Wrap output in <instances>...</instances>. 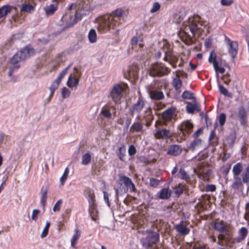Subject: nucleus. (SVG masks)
<instances>
[{"instance_id":"1","label":"nucleus","mask_w":249,"mask_h":249,"mask_svg":"<svg viewBox=\"0 0 249 249\" xmlns=\"http://www.w3.org/2000/svg\"><path fill=\"white\" fill-rule=\"evenodd\" d=\"M213 228L220 233L217 236L213 234L210 235L208 237L210 242L213 244L216 243L220 246L217 249H226L222 247H226L228 242L231 240L234 233L233 229L222 220L215 222Z\"/></svg>"},{"instance_id":"2","label":"nucleus","mask_w":249,"mask_h":249,"mask_svg":"<svg viewBox=\"0 0 249 249\" xmlns=\"http://www.w3.org/2000/svg\"><path fill=\"white\" fill-rule=\"evenodd\" d=\"M185 26V31L181 33V40L187 45L194 43L193 38L186 32L189 30L193 36L196 34L200 35L203 31V27L205 26V22L201 20V17L198 15H194L188 18L187 21L183 23Z\"/></svg>"},{"instance_id":"3","label":"nucleus","mask_w":249,"mask_h":249,"mask_svg":"<svg viewBox=\"0 0 249 249\" xmlns=\"http://www.w3.org/2000/svg\"><path fill=\"white\" fill-rule=\"evenodd\" d=\"M124 13V10L118 8L111 14L101 18L97 28L98 32L104 34L115 29L123 21V15Z\"/></svg>"},{"instance_id":"4","label":"nucleus","mask_w":249,"mask_h":249,"mask_svg":"<svg viewBox=\"0 0 249 249\" xmlns=\"http://www.w3.org/2000/svg\"><path fill=\"white\" fill-rule=\"evenodd\" d=\"M171 70L162 63L152 64L150 68V75L153 77H161L168 75Z\"/></svg>"},{"instance_id":"5","label":"nucleus","mask_w":249,"mask_h":249,"mask_svg":"<svg viewBox=\"0 0 249 249\" xmlns=\"http://www.w3.org/2000/svg\"><path fill=\"white\" fill-rule=\"evenodd\" d=\"M117 183L120 186L119 189L124 191L125 193L128 190L130 192H136V189L132 180L124 175L120 176Z\"/></svg>"},{"instance_id":"6","label":"nucleus","mask_w":249,"mask_h":249,"mask_svg":"<svg viewBox=\"0 0 249 249\" xmlns=\"http://www.w3.org/2000/svg\"><path fill=\"white\" fill-rule=\"evenodd\" d=\"M175 112L176 109L174 107H171L164 111L161 114L163 121L161 122L157 121L155 123V127H157L158 125L166 126L167 122L171 121L172 119Z\"/></svg>"},{"instance_id":"7","label":"nucleus","mask_w":249,"mask_h":249,"mask_svg":"<svg viewBox=\"0 0 249 249\" xmlns=\"http://www.w3.org/2000/svg\"><path fill=\"white\" fill-rule=\"evenodd\" d=\"M154 119V116L150 107L146 108L142 116L138 115L136 117V120L140 121H143L145 123V125L147 127H149L151 125Z\"/></svg>"},{"instance_id":"8","label":"nucleus","mask_w":249,"mask_h":249,"mask_svg":"<svg viewBox=\"0 0 249 249\" xmlns=\"http://www.w3.org/2000/svg\"><path fill=\"white\" fill-rule=\"evenodd\" d=\"M124 89L119 84H114L110 91V96L112 101L116 104L119 103L123 97Z\"/></svg>"},{"instance_id":"9","label":"nucleus","mask_w":249,"mask_h":249,"mask_svg":"<svg viewBox=\"0 0 249 249\" xmlns=\"http://www.w3.org/2000/svg\"><path fill=\"white\" fill-rule=\"evenodd\" d=\"M248 233L249 231L248 229L245 227H242L238 231L237 237L233 238V236H232V239L231 241L228 242L226 248H232L234 243L242 242L246 239Z\"/></svg>"},{"instance_id":"10","label":"nucleus","mask_w":249,"mask_h":249,"mask_svg":"<svg viewBox=\"0 0 249 249\" xmlns=\"http://www.w3.org/2000/svg\"><path fill=\"white\" fill-rule=\"evenodd\" d=\"M145 101L144 98L140 95L136 102L129 108V110L132 116L136 114L140 115L145 107Z\"/></svg>"},{"instance_id":"11","label":"nucleus","mask_w":249,"mask_h":249,"mask_svg":"<svg viewBox=\"0 0 249 249\" xmlns=\"http://www.w3.org/2000/svg\"><path fill=\"white\" fill-rule=\"evenodd\" d=\"M160 235L156 232H149L147 236L142 241V246L146 249L151 248L159 240Z\"/></svg>"},{"instance_id":"12","label":"nucleus","mask_w":249,"mask_h":249,"mask_svg":"<svg viewBox=\"0 0 249 249\" xmlns=\"http://www.w3.org/2000/svg\"><path fill=\"white\" fill-rule=\"evenodd\" d=\"M181 137L185 139L186 137L192 133L194 128V124L190 121H185L182 122L178 126Z\"/></svg>"},{"instance_id":"13","label":"nucleus","mask_w":249,"mask_h":249,"mask_svg":"<svg viewBox=\"0 0 249 249\" xmlns=\"http://www.w3.org/2000/svg\"><path fill=\"white\" fill-rule=\"evenodd\" d=\"M225 41L228 46V53L232 58L236 57L238 51V43L236 41H232L225 35Z\"/></svg>"},{"instance_id":"14","label":"nucleus","mask_w":249,"mask_h":249,"mask_svg":"<svg viewBox=\"0 0 249 249\" xmlns=\"http://www.w3.org/2000/svg\"><path fill=\"white\" fill-rule=\"evenodd\" d=\"M22 60H24L35 54V50L30 46H26L18 52Z\"/></svg>"},{"instance_id":"15","label":"nucleus","mask_w":249,"mask_h":249,"mask_svg":"<svg viewBox=\"0 0 249 249\" xmlns=\"http://www.w3.org/2000/svg\"><path fill=\"white\" fill-rule=\"evenodd\" d=\"M154 136L157 139H168L172 137V134L169 129L160 128L156 130Z\"/></svg>"},{"instance_id":"16","label":"nucleus","mask_w":249,"mask_h":249,"mask_svg":"<svg viewBox=\"0 0 249 249\" xmlns=\"http://www.w3.org/2000/svg\"><path fill=\"white\" fill-rule=\"evenodd\" d=\"M64 0H53V3L47 5L44 8V10L47 16H51L54 14L58 9V1H63Z\"/></svg>"},{"instance_id":"17","label":"nucleus","mask_w":249,"mask_h":249,"mask_svg":"<svg viewBox=\"0 0 249 249\" xmlns=\"http://www.w3.org/2000/svg\"><path fill=\"white\" fill-rule=\"evenodd\" d=\"M111 109L114 111L113 114L115 115L116 107L114 106H109L108 104H107L102 108L100 114L105 118L110 119L112 117V113L110 112Z\"/></svg>"},{"instance_id":"18","label":"nucleus","mask_w":249,"mask_h":249,"mask_svg":"<svg viewBox=\"0 0 249 249\" xmlns=\"http://www.w3.org/2000/svg\"><path fill=\"white\" fill-rule=\"evenodd\" d=\"M247 112L243 106L240 107L238 109L237 117L239 119L241 125L245 126L248 123Z\"/></svg>"},{"instance_id":"19","label":"nucleus","mask_w":249,"mask_h":249,"mask_svg":"<svg viewBox=\"0 0 249 249\" xmlns=\"http://www.w3.org/2000/svg\"><path fill=\"white\" fill-rule=\"evenodd\" d=\"M182 151V148L178 144L170 145L168 148L167 154L173 156H178L179 155Z\"/></svg>"},{"instance_id":"20","label":"nucleus","mask_w":249,"mask_h":249,"mask_svg":"<svg viewBox=\"0 0 249 249\" xmlns=\"http://www.w3.org/2000/svg\"><path fill=\"white\" fill-rule=\"evenodd\" d=\"M89 212L93 221H96L98 219L99 212L97 209L96 203L89 204Z\"/></svg>"},{"instance_id":"21","label":"nucleus","mask_w":249,"mask_h":249,"mask_svg":"<svg viewBox=\"0 0 249 249\" xmlns=\"http://www.w3.org/2000/svg\"><path fill=\"white\" fill-rule=\"evenodd\" d=\"M180 71H176V78H174L172 81V85L175 90L177 91H180V89L182 86V81L180 79V75L178 73Z\"/></svg>"},{"instance_id":"22","label":"nucleus","mask_w":249,"mask_h":249,"mask_svg":"<svg viewBox=\"0 0 249 249\" xmlns=\"http://www.w3.org/2000/svg\"><path fill=\"white\" fill-rule=\"evenodd\" d=\"M139 68L137 64H133L128 67L127 73L128 76L131 78L136 79L139 74Z\"/></svg>"},{"instance_id":"23","label":"nucleus","mask_w":249,"mask_h":249,"mask_svg":"<svg viewBox=\"0 0 249 249\" xmlns=\"http://www.w3.org/2000/svg\"><path fill=\"white\" fill-rule=\"evenodd\" d=\"M233 181L231 184V188L234 190H239L243 187V178L240 176H233Z\"/></svg>"},{"instance_id":"24","label":"nucleus","mask_w":249,"mask_h":249,"mask_svg":"<svg viewBox=\"0 0 249 249\" xmlns=\"http://www.w3.org/2000/svg\"><path fill=\"white\" fill-rule=\"evenodd\" d=\"M84 195L87 198L89 204L96 203L95 196L93 190L90 188H87L84 191Z\"/></svg>"},{"instance_id":"25","label":"nucleus","mask_w":249,"mask_h":249,"mask_svg":"<svg viewBox=\"0 0 249 249\" xmlns=\"http://www.w3.org/2000/svg\"><path fill=\"white\" fill-rule=\"evenodd\" d=\"M149 95L150 98L153 100H161L164 97V95L162 91L156 89L150 91Z\"/></svg>"},{"instance_id":"26","label":"nucleus","mask_w":249,"mask_h":249,"mask_svg":"<svg viewBox=\"0 0 249 249\" xmlns=\"http://www.w3.org/2000/svg\"><path fill=\"white\" fill-rule=\"evenodd\" d=\"M70 17V21L69 23V26H72L76 24L77 22L82 19V15L77 11H75L74 15H71Z\"/></svg>"},{"instance_id":"27","label":"nucleus","mask_w":249,"mask_h":249,"mask_svg":"<svg viewBox=\"0 0 249 249\" xmlns=\"http://www.w3.org/2000/svg\"><path fill=\"white\" fill-rule=\"evenodd\" d=\"M171 195V191L169 188H162L157 194L158 197L161 199H167L170 197Z\"/></svg>"},{"instance_id":"28","label":"nucleus","mask_w":249,"mask_h":249,"mask_svg":"<svg viewBox=\"0 0 249 249\" xmlns=\"http://www.w3.org/2000/svg\"><path fill=\"white\" fill-rule=\"evenodd\" d=\"M177 231L182 235H186L189 233L190 230L182 223L175 226Z\"/></svg>"},{"instance_id":"29","label":"nucleus","mask_w":249,"mask_h":249,"mask_svg":"<svg viewBox=\"0 0 249 249\" xmlns=\"http://www.w3.org/2000/svg\"><path fill=\"white\" fill-rule=\"evenodd\" d=\"M14 7L10 5H5L0 8V18L5 17L10 13Z\"/></svg>"},{"instance_id":"30","label":"nucleus","mask_w":249,"mask_h":249,"mask_svg":"<svg viewBox=\"0 0 249 249\" xmlns=\"http://www.w3.org/2000/svg\"><path fill=\"white\" fill-rule=\"evenodd\" d=\"M173 21L176 23H180L185 17L184 12L178 11L174 13L173 16Z\"/></svg>"},{"instance_id":"31","label":"nucleus","mask_w":249,"mask_h":249,"mask_svg":"<svg viewBox=\"0 0 249 249\" xmlns=\"http://www.w3.org/2000/svg\"><path fill=\"white\" fill-rule=\"evenodd\" d=\"M186 109L188 113L192 114L195 111H199L200 110V107L196 104L188 102L186 106Z\"/></svg>"},{"instance_id":"32","label":"nucleus","mask_w":249,"mask_h":249,"mask_svg":"<svg viewBox=\"0 0 249 249\" xmlns=\"http://www.w3.org/2000/svg\"><path fill=\"white\" fill-rule=\"evenodd\" d=\"M185 186V184H182L181 183H179L178 185L175 186L173 188L174 193L175 196L177 197H178L181 194H182L184 191V187Z\"/></svg>"},{"instance_id":"33","label":"nucleus","mask_w":249,"mask_h":249,"mask_svg":"<svg viewBox=\"0 0 249 249\" xmlns=\"http://www.w3.org/2000/svg\"><path fill=\"white\" fill-rule=\"evenodd\" d=\"M243 170V166L241 162H238L235 164L232 168L233 176H240V174Z\"/></svg>"},{"instance_id":"34","label":"nucleus","mask_w":249,"mask_h":249,"mask_svg":"<svg viewBox=\"0 0 249 249\" xmlns=\"http://www.w3.org/2000/svg\"><path fill=\"white\" fill-rule=\"evenodd\" d=\"M143 129V124L139 122L134 123L130 128V131L132 132H139Z\"/></svg>"},{"instance_id":"35","label":"nucleus","mask_w":249,"mask_h":249,"mask_svg":"<svg viewBox=\"0 0 249 249\" xmlns=\"http://www.w3.org/2000/svg\"><path fill=\"white\" fill-rule=\"evenodd\" d=\"M79 83V80L75 77L72 76L71 74L67 81V85L69 88H73L76 87Z\"/></svg>"},{"instance_id":"36","label":"nucleus","mask_w":249,"mask_h":249,"mask_svg":"<svg viewBox=\"0 0 249 249\" xmlns=\"http://www.w3.org/2000/svg\"><path fill=\"white\" fill-rule=\"evenodd\" d=\"M47 199V190L46 189H44L42 187L41 189V198H40V204L41 205L45 207Z\"/></svg>"},{"instance_id":"37","label":"nucleus","mask_w":249,"mask_h":249,"mask_svg":"<svg viewBox=\"0 0 249 249\" xmlns=\"http://www.w3.org/2000/svg\"><path fill=\"white\" fill-rule=\"evenodd\" d=\"M88 39L89 41L91 43H94L97 41V34L96 31L94 29L89 30L88 34Z\"/></svg>"},{"instance_id":"38","label":"nucleus","mask_w":249,"mask_h":249,"mask_svg":"<svg viewBox=\"0 0 249 249\" xmlns=\"http://www.w3.org/2000/svg\"><path fill=\"white\" fill-rule=\"evenodd\" d=\"M80 236V231L77 229L74 230V233L71 239V245L72 247H74L76 244L77 241L79 239Z\"/></svg>"},{"instance_id":"39","label":"nucleus","mask_w":249,"mask_h":249,"mask_svg":"<svg viewBox=\"0 0 249 249\" xmlns=\"http://www.w3.org/2000/svg\"><path fill=\"white\" fill-rule=\"evenodd\" d=\"M201 143V140L200 139H194L188 148L192 151H194L196 149V147L200 145Z\"/></svg>"},{"instance_id":"40","label":"nucleus","mask_w":249,"mask_h":249,"mask_svg":"<svg viewBox=\"0 0 249 249\" xmlns=\"http://www.w3.org/2000/svg\"><path fill=\"white\" fill-rule=\"evenodd\" d=\"M23 61L18 52L10 59V63L14 66L19 65L18 63Z\"/></svg>"},{"instance_id":"41","label":"nucleus","mask_w":249,"mask_h":249,"mask_svg":"<svg viewBox=\"0 0 249 249\" xmlns=\"http://www.w3.org/2000/svg\"><path fill=\"white\" fill-rule=\"evenodd\" d=\"M213 61V64L215 72H219L222 74L224 73L225 71V68L219 66V63L217 61V60Z\"/></svg>"},{"instance_id":"42","label":"nucleus","mask_w":249,"mask_h":249,"mask_svg":"<svg viewBox=\"0 0 249 249\" xmlns=\"http://www.w3.org/2000/svg\"><path fill=\"white\" fill-rule=\"evenodd\" d=\"M181 97L184 99L195 100L194 93L189 90H185L182 94Z\"/></svg>"},{"instance_id":"43","label":"nucleus","mask_w":249,"mask_h":249,"mask_svg":"<svg viewBox=\"0 0 249 249\" xmlns=\"http://www.w3.org/2000/svg\"><path fill=\"white\" fill-rule=\"evenodd\" d=\"M91 160V156L89 153L83 155L82 157V164L83 165H88Z\"/></svg>"},{"instance_id":"44","label":"nucleus","mask_w":249,"mask_h":249,"mask_svg":"<svg viewBox=\"0 0 249 249\" xmlns=\"http://www.w3.org/2000/svg\"><path fill=\"white\" fill-rule=\"evenodd\" d=\"M35 10V7L29 4H23L21 7V10L27 13H31Z\"/></svg>"},{"instance_id":"45","label":"nucleus","mask_w":249,"mask_h":249,"mask_svg":"<svg viewBox=\"0 0 249 249\" xmlns=\"http://www.w3.org/2000/svg\"><path fill=\"white\" fill-rule=\"evenodd\" d=\"M243 181L244 183H249V163L246 168L245 172L242 174Z\"/></svg>"},{"instance_id":"46","label":"nucleus","mask_w":249,"mask_h":249,"mask_svg":"<svg viewBox=\"0 0 249 249\" xmlns=\"http://www.w3.org/2000/svg\"><path fill=\"white\" fill-rule=\"evenodd\" d=\"M219 89L221 94L224 95L225 96L232 98V95L231 93L229 92L228 90L222 85H219L218 86Z\"/></svg>"},{"instance_id":"47","label":"nucleus","mask_w":249,"mask_h":249,"mask_svg":"<svg viewBox=\"0 0 249 249\" xmlns=\"http://www.w3.org/2000/svg\"><path fill=\"white\" fill-rule=\"evenodd\" d=\"M245 210L244 219L247 222V227H249V202L246 204Z\"/></svg>"},{"instance_id":"48","label":"nucleus","mask_w":249,"mask_h":249,"mask_svg":"<svg viewBox=\"0 0 249 249\" xmlns=\"http://www.w3.org/2000/svg\"><path fill=\"white\" fill-rule=\"evenodd\" d=\"M125 153V149L124 146L120 147L118 149V152L117 153V156L122 161L124 160V157Z\"/></svg>"},{"instance_id":"49","label":"nucleus","mask_w":249,"mask_h":249,"mask_svg":"<svg viewBox=\"0 0 249 249\" xmlns=\"http://www.w3.org/2000/svg\"><path fill=\"white\" fill-rule=\"evenodd\" d=\"M179 174L180 175V178L182 179L185 180L186 182H188L190 180V176L187 174L186 171L182 169H180L179 170Z\"/></svg>"},{"instance_id":"50","label":"nucleus","mask_w":249,"mask_h":249,"mask_svg":"<svg viewBox=\"0 0 249 249\" xmlns=\"http://www.w3.org/2000/svg\"><path fill=\"white\" fill-rule=\"evenodd\" d=\"M174 56L173 52L171 50H168L165 51V55L163 58V60L165 62H168Z\"/></svg>"},{"instance_id":"51","label":"nucleus","mask_w":249,"mask_h":249,"mask_svg":"<svg viewBox=\"0 0 249 249\" xmlns=\"http://www.w3.org/2000/svg\"><path fill=\"white\" fill-rule=\"evenodd\" d=\"M218 122L221 126H223L226 122V116L224 113H221L219 114L217 118Z\"/></svg>"},{"instance_id":"52","label":"nucleus","mask_w":249,"mask_h":249,"mask_svg":"<svg viewBox=\"0 0 249 249\" xmlns=\"http://www.w3.org/2000/svg\"><path fill=\"white\" fill-rule=\"evenodd\" d=\"M69 173V169L68 167H67L65 169L64 172L62 176L60 178V181L61 185H64L65 182L66 181V180L68 178Z\"/></svg>"},{"instance_id":"53","label":"nucleus","mask_w":249,"mask_h":249,"mask_svg":"<svg viewBox=\"0 0 249 249\" xmlns=\"http://www.w3.org/2000/svg\"><path fill=\"white\" fill-rule=\"evenodd\" d=\"M50 223L48 221H47L46 223V225H45V226L41 233V238H44L46 236H47V235L48 234L49 229L50 228Z\"/></svg>"},{"instance_id":"54","label":"nucleus","mask_w":249,"mask_h":249,"mask_svg":"<svg viewBox=\"0 0 249 249\" xmlns=\"http://www.w3.org/2000/svg\"><path fill=\"white\" fill-rule=\"evenodd\" d=\"M69 68H70L69 67H68L66 68L64 70H63L61 71V72L59 74L58 77L55 80V81H56L57 82H58V83H60L61 82V80H62V79L64 78L65 75L67 73L68 70H69Z\"/></svg>"},{"instance_id":"55","label":"nucleus","mask_w":249,"mask_h":249,"mask_svg":"<svg viewBox=\"0 0 249 249\" xmlns=\"http://www.w3.org/2000/svg\"><path fill=\"white\" fill-rule=\"evenodd\" d=\"M236 138V133L235 131L231 133L228 137L227 140L229 141V142L233 144L235 141V139Z\"/></svg>"},{"instance_id":"56","label":"nucleus","mask_w":249,"mask_h":249,"mask_svg":"<svg viewBox=\"0 0 249 249\" xmlns=\"http://www.w3.org/2000/svg\"><path fill=\"white\" fill-rule=\"evenodd\" d=\"M160 8V5L158 2H155L152 5V7L151 9L150 12L151 13H154L158 11Z\"/></svg>"},{"instance_id":"57","label":"nucleus","mask_w":249,"mask_h":249,"mask_svg":"<svg viewBox=\"0 0 249 249\" xmlns=\"http://www.w3.org/2000/svg\"><path fill=\"white\" fill-rule=\"evenodd\" d=\"M71 91L66 88H63L61 89V94L63 98H66L70 96Z\"/></svg>"},{"instance_id":"58","label":"nucleus","mask_w":249,"mask_h":249,"mask_svg":"<svg viewBox=\"0 0 249 249\" xmlns=\"http://www.w3.org/2000/svg\"><path fill=\"white\" fill-rule=\"evenodd\" d=\"M222 80L223 81L224 84H226L227 85H229L231 81V79L230 78V74L227 73L225 75H223L222 77Z\"/></svg>"},{"instance_id":"59","label":"nucleus","mask_w":249,"mask_h":249,"mask_svg":"<svg viewBox=\"0 0 249 249\" xmlns=\"http://www.w3.org/2000/svg\"><path fill=\"white\" fill-rule=\"evenodd\" d=\"M160 182V180L152 178L150 179V185L153 187H157Z\"/></svg>"},{"instance_id":"60","label":"nucleus","mask_w":249,"mask_h":249,"mask_svg":"<svg viewBox=\"0 0 249 249\" xmlns=\"http://www.w3.org/2000/svg\"><path fill=\"white\" fill-rule=\"evenodd\" d=\"M216 189V186L214 184H207L205 188V191L207 192H214Z\"/></svg>"},{"instance_id":"61","label":"nucleus","mask_w":249,"mask_h":249,"mask_svg":"<svg viewBox=\"0 0 249 249\" xmlns=\"http://www.w3.org/2000/svg\"><path fill=\"white\" fill-rule=\"evenodd\" d=\"M62 203V199H59L56 203L54 204L53 207V211L55 212H58L60 210V205Z\"/></svg>"},{"instance_id":"62","label":"nucleus","mask_w":249,"mask_h":249,"mask_svg":"<svg viewBox=\"0 0 249 249\" xmlns=\"http://www.w3.org/2000/svg\"><path fill=\"white\" fill-rule=\"evenodd\" d=\"M168 85V83L165 79H161L158 81V87H163L165 89Z\"/></svg>"},{"instance_id":"63","label":"nucleus","mask_w":249,"mask_h":249,"mask_svg":"<svg viewBox=\"0 0 249 249\" xmlns=\"http://www.w3.org/2000/svg\"><path fill=\"white\" fill-rule=\"evenodd\" d=\"M128 152V154L131 156L134 155L136 153V149L135 147L133 145H131L129 146Z\"/></svg>"},{"instance_id":"64","label":"nucleus","mask_w":249,"mask_h":249,"mask_svg":"<svg viewBox=\"0 0 249 249\" xmlns=\"http://www.w3.org/2000/svg\"><path fill=\"white\" fill-rule=\"evenodd\" d=\"M59 83L56 81H54L53 82L51 86L50 87L49 89L50 90H55L59 85Z\"/></svg>"}]
</instances>
